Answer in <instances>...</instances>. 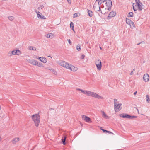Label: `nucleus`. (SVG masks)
<instances>
[{"label": "nucleus", "mask_w": 150, "mask_h": 150, "mask_svg": "<svg viewBox=\"0 0 150 150\" xmlns=\"http://www.w3.org/2000/svg\"><path fill=\"white\" fill-rule=\"evenodd\" d=\"M83 94L88 96H91L98 99H103V98L96 93L88 90H84Z\"/></svg>", "instance_id": "f257e3e1"}, {"label": "nucleus", "mask_w": 150, "mask_h": 150, "mask_svg": "<svg viewBox=\"0 0 150 150\" xmlns=\"http://www.w3.org/2000/svg\"><path fill=\"white\" fill-rule=\"evenodd\" d=\"M33 121L34 122L35 126H38L40 120V116L39 113L33 115L32 116Z\"/></svg>", "instance_id": "f03ea898"}, {"label": "nucleus", "mask_w": 150, "mask_h": 150, "mask_svg": "<svg viewBox=\"0 0 150 150\" xmlns=\"http://www.w3.org/2000/svg\"><path fill=\"white\" fill-rule=\"evenodd\" d=\"M114 101V110L115 112H117L119 111L122 108V104L118 103L117 102V99H115Z\"/></svg>", "instance_id": "7ed1b4c3"}, {"label": "nucleus", "mask_w": 150, "mask_h": 150, "mask_svg": "<svg viewBox=\"0 0 150 150\" xmlns=\"http://www.w3.org/2000/svg\"><path fill=\"white\" fill-rule=\"evenodd\" d=\"M57 63L59 65L66 68L68 67L69 63L63 61L59 60L57 62Z\"/></svg>", "instance_id": "20e7f679"}, {"label": "nucleus", "mask_w": 150, "mask_h": 150, "mask_svg": "<svg viewBox=\"0 0 150 150\" xmlns=\"http://www.w3.org/2000/svg\"><path fill=\"white\" fill-rule=\"evenodd\" d=\"M126 22L127 24L129 25L131 28L133 29L134 28H135V25L134 22L131 20L126 18Z\"/></svg>", "instance_id": "39448f33"}, {"label": "nucleus", "mask_w": 150, "mask_h": 150, "mask_svg": "<svg viewBox=\"0 0 150 150\" xmlns=\"http://www.w3.org/2000/svg\"><path fill=\"white\" fill-rule=\"evenodd\" d=\"M95 64L98 70H100L102 67L101 62L99 59H96L95 61Z\"/></svg>", "instance_id": "423d86ee"}, {"label": "nucleus", "mask_w": 150, "mask_h": 150, "mask_svg": "<svg viewBox=\"0 0 150 150\" xmlns=\"http://www.w3.org/2000/svg\"><path fill=\"white\" fill-rule=\"evenodd\" d=\"M67 69H69L74 72L76 71L78 69V68L77 67H74L72 65L69 64L68 67L67 68Z\"/></svg>", "instance_id": "0eeeda50"}, {"label": "nucleus", "mask_w": 150, "mask_h": 150, "mask_svg": "<svg viewBox=\"0 0 150 150\" xmlns=\"http://www.w3.org/2000/svg\"><path fill=\"white\" fill-rule=\"evenodd\" d=\"M82 118L83 120L86 122L88 123H91L92 122L91 119L87 116L83 115L82 116Z\"/></svg>", "instance_id": "6e6552de"}, {"label": "nucleus", "mask_w": 150, "mask_h": 150, "mask_svg": "<svg viewBox=\"0 0 150 150\" xmlns=\"http://www.w3.org/2000/svg\"><path fill=\"white\" fill-rule=\"evenodd\" d=\"M12 51L13 55H20L21 54V52L19 50H13Z\"/></svg>", "instance_id": "1a4fd4ad"}, {"label": "nucleus", "mask_w": 150, "mask_h": 150, "mask_svg": "<svg viewBox=\"0 0 150 150\" xmlns=\"http://www.w3.org/2000/svg\"><path fill=\"white\" fill-rule=\"evenodd\" d=\"M27 60L30 63L34 66H36L38 62L33 59H28Z\"/></svg>", "instance_id": "9d476101"}, {"label": "nucleus", "mask_w": 150, "mask_h": 150, "mask_svg": "<svg viewBox=\"0 0 150 150\" xmlns=\"http://www.w3.org/2000/svg\"><path fill=\"white\" fill-rule=\"evenodd\" d=\"M100 5H99L98 4L95 3L94 4L93 6V8H94V9L96 11H99L100 9Z\"/></svg>", "instance_id": "9b49d317"}, {"label": "nucleus", "mask_w": 150, "mask_h": 150, "mask_svg": "<svg viewBox=\"0 0 150 150\" xmlns=\"http://www.w3.org/2000/svg\"><path fill=\"white\" fill-rule=\"evenodd\" d=\"M143 80L145 82H148L149 81V75L146 74H144L143 77Z\"/></svg>", "instance_id": "f8f14e48"}, {"label": "nucleus", "mask_w": 150, "mask_h": 150, "mask_svg": "<svg viewBox=\"0 0 150 150\" xmlns=\"http://www.w3.org/2000/svg\"><path fill=\"white\" fill-rule=\"evenodd\" d=\"M37 59L44 63H45L47 61V59L43 57H40Z\"/></svg>", "instance_id": "ddd939ff"}, {"label": "nucleus", "mask_w": 150, "mask_h": 150, "mask_svg": "<svg viewBox=\"0 0 150 150\" xmlns=\"http://www.w3.org/2000/svg\"><path fill=\"white\" fill-rule=\"evenodd\" d=\"M20 140V138L19 137H15L11 141L12 143L13 144H16Z\"/></svg>", "instance_id": "4468645a"}, {"label": "nucleus", "mask_w": 150, "mask_h": 150, "mask_svg": "<svg viewBox=\"0 0 150 150\" xmlns=\"http://www.w3.org/2000/svg\"><path fill=\"white\" fill-rule=\"evenodd\" d=\"M119 116L124 118L129 119V115L126 114H121L119 115Z\"/></svg>", "instance_id": "2eb2a0df"}, {"label": "nucleus", "mask_w": 150, "mask_h": 150, "mask_svg": "<svg viewBox=\"0 0 150 150\" xmlns=\"http://www.w3.org/2000/svg\"><path fill=\"white\" fill-rule=\"evenodd\" d=\"M137 5L138 6L139 10L141 11L144 8V6L141 2L138 3Z\"/></svg>", "instance_id": "dca6fc26"}, {"label": "nucleus", "mask_w": 150, "mask_h": 150, "mask_svg": "<svg viewBox=\"0 0 150 150\" xmlns=\"http://www.w3.org/2000/svg\"><path fill=\"white\" fill-rule=\"evenodd\" d=\"M54 35L52 33H50L47 34L46 35V37L48 38L52 39L54 37Z\"/></svg>", "instance_id": "f3484780"}, {"label": "nucleus", "mask_w": 150, "mask_h": 150, "mask_svg": "<svg viewBox=\"0 0 150 150\" xmlns=\"http://www.w3.org/2000/svg\"><path fill=\"white\" fill-rule=\"evenodd\" d=\"M106 6L109 7H110L112 5V2L110 0H108L106 2Z\"/></svg>", "instance_id": "a211bd4d"}, {"label": "nucleus", "mask_w": 150, "mask_h": 150, "mask_svg": "<svg viewBox=\"0 0 150 150\" xmlns=\"http://www.w3.org/2000/svg\"><path fill=\"white\" fill-rule=\"evenodd\" d=\"M101 113H102V116L103 117L106 119H108L109 118V117L107 115L104 111H102Z\"/></svg>", "instance_id": "6ab92c4d"}, {"label": "nucleus", "mask_w": 150, "mask_h": 150, "mask_svg": "<svg viewBox=\"0 0 150 150\" xmlns=\"http://www.w3.org/2000/svg\"><path fill=\"white\" fill-rule=\"evenodd\" d=\"M116 15V13L114 12H111L108 16L109 17H114Z\"/></svg>", "instance_id": "aec40b11"}, {"label": "nucleus", "mask_w": 150, "mask_h": 150, "mask_svg": "<svg viewBox=\"0 0 150 150\" xmlns=\"http://www.w3.org/2000/svg\"><path fill=\"white\" fill-rule=\"evenodd\" d=\"M88 13L89 16L90 17H92L93 16V13L90 10H88Z\"/></svg>", "instance_id": "412c9836"}, {"label": "nucleus", "mask_w": 150, "mask_h": 150, "mask_svg": "<svg viewBox=\"0 0 150 150\" xmlns=\"http://www.w3.org/2000/svg\"><path fill=\"white\" fill-rule=\"evenodd\" d=\"M98 1L99 5H100L102 3L105 1L106 0H96V1Z\"/></svg>", "instance_id": "4be33fe9"}, {"label": "nucleus", "mask_w": 150, "mask_h": 150, "mask_svg": "<svg viewBox=\"0 0 150 150\" xmlns=\"http://www.w3.org/2000/svg\"><path fill=\"white\" fill-rule=\"evenodd\" d=\"M49 70L50 71L52 72L53 74L55 75L57 74V72L53 68L50 69Z\"/></svg>", "instance_id": "5701e85b"}, {"label": "nucleus", "mask_w": 150, "mask_h": 150, "mask_svg": "<svg viewBox=\"0 0 150 150\" xmlns=\"http://www.w3.org/2000/svg\"><path fill=\"white\" fill-rule=\"evenodd\" d=\"M36 66L40 67H44L41 63H39L38 62Z\"/></svg>", "instance_id": "b1692460"}, {"label": "nucleus", "mask_w": 150, "mask_h": 150, "mask_svg": "<svg viewBox=\"0 0 150 150\" xmlns=\"http://www.w3.org/2000/svg\"><path fill=\"white\" fill-rule=\"evenodd\" d=\"M70 28L72 29L73 31L75 32L74 30V25L73 23L72 22H71L70 24Z\"/></svg>", "instance_id": "393cba45"}, {"label": "nucleus", "mask_w": 150, "mask_h": 150, "mask_svg": "<svg viewBox=\"0 0 150 150\" xmlns=\"http://www.w3.org/2000/svg\"><path fill=\"white\" fill-rule=\"evenodd\" d=\"M42 14H37V16L38 18H40L41 19H45L44 18V16L41 15Z\"/></svg>", "instance_id": "a878e982"}, {"label": "nucleus", "mask_w": 150, "mask_h": 150, "mask_svg": "<svg viewBox=\"0 0 150 150\" xmlns=\"http://www.w3.org/2000/svg\"><path fill=\"white\" fill-rule=\"evenodd\" d=\"M43 8V5L42 4H40L39 5V7L38 8V9L39 11H40Z\"/></svg>", "instance_id": "bb28decb"}, {"label": "nucleus", "mask_w": 150, "mask_h": 150, "mask_svg": "<svg viewBox=\"0 0 150 150\" xmlns=\"http://www.w3.org/2000/svg\"><path fill=\"white\" fill-rule=\"evenodd\" d=\"M133 16V12H129L128 14V17H132Z\"/></svg>", "instance_id": "cd10ccee"}, {"label": "nucleus", "mask_w": 150, "mask_h": 150, "mask_svg": "<svg viewBox=\"0 0 150 150\" xmlns=\"http://www.w3.org/2000/svg\"><path fill=\"white\" fill-rule=\"evenodd\" d=\"M134 5L136 6H137L135 4L133 3V9L134 11H135L137 10V7L135 8Z\"/></svg>", "instance_id": "c85d7f7f"}, {"label": "nucleus", "mask_w": 150, "mask_h": 150, "mask_svg": "<svg viewBox=\"0 0 150 150\" xmlns=\"http://www.w3.org/2000/svg\"><path fill=\"white\" fill-rule=\"evenodd\" d=\"M76 49L78 51H79L81 50V45L79 44H78L77 45L76 47Z\"/></svg>", "instance_id": "c756f323"}, {"label": "nucleus", "mask_w": 150, "mask_h": 150, "mask_svg": "<svg viewBox=\"0 0 150 150\" xmlns=\"http://www.w3.org/2000/svg\"><path fill=\"white\" fill-rule=\"evenodd\" d=\"M66 137H65L64 139L62 138V142L63 143L64 145H65L66 144L65 139H66Z\"/></svg>", "instance_id": "7c9ffc66"}, {"label": "nucleus", "mask_w": 150, "mask_h": 150, "mask_svg": "<svg viewBox=\"0 0 150 150\" xmlns=\"http://www.w3.org/2000/svg\"><path fill=\"white\" fill-rule=\"evenodd\" d=\"M146 100L147 102L148 103H149L150 102V98L149 96L148 95H147L146 96Z\"/></svg>", "instance_id": "2f4dec72"}, {"label": "nucleus", "mask_w": 150, "mask_h": 150, "mask_svg": "<svg viewBox=\"0 0 150 150\" xmlns=\"http://www.w3.org/2000/svg\"><path fill=\"white\" fill-rule=\"evenodd\" d=\"M102 130L104 132H108V133L109 134H114L112 132H110V131H107V130H104V129H102Z\"/></svg>", "instance_id": "473e14b6"}, {"label": "nucleus", "mask_w": 150, "mask_h": 150, "mask_svg": "<svg viewBox=\"0 0 150 150\" xmlns=\"http://www.w3.org/2000/svg\"><path fill=\"white\" fill-rule=\"evenodd\" d=\"M29 49L30 50H36V49L35 47L31 46L29 47Z\"/></svg>", "instance_id": "72a5a7b5"}, {"label": "nucleus", "mask_w": 150, "mask_h": 150, "mask_svg": "<svg viewBox=\"0 0 150 150\" xmlns=\"http://www.w3.org/2000/svg\"><path fill=\"white\" fill-rule=\"evenodd\" d=\"M76 90L77 91H80L83 94V92H84V90H83V89H81L80 88H76Z\"/></svg>", "instance_id": "f704fd0d"}, {"label": "nucleus", "mask_w": 150, "mask_h": 150, "mask_svg": "<svg viewBox=\"0 0 150 150\" xmlns=\"http://www.w3.org/2000/svg\"><path fill=\"white\" fill-rule=\"evenodd\" d=\"M8 19L10 21H12L14 19V17L13 16H10L8 17Z\"/></svg>", "instance_id": "c9c22d12"}, {"label": "nucleus", "mask_w": 150, "mask_h": 150, "mask_svg": "<svg viewBox=\"0 0 150 150\" xmlns=\"http://www.w3.org/2000/svg\"><path fill=\"white\" fill-rule=\"evenodd\" d=\"M8 55L9 57H11L13 55V54L12 53V51H9L8 53Z\"/></svg>", "instance_id": "e433bc0d"}, {"label": "nucleus", "mask_w": 150, "mask_h": 150, "mask_svg": "<svg viewBox=\"0 0 150 150\" xmlns=\"http://www.w3.org/2000/svg\"><path fill=\"white\" fill-rule=\"evenodd\" d=\"M79 14L78 13H75L73 15V17L75 18L78 17L79 16Z\"/></svg>", "instance_id": "4c0bfd02"}, {"label": "nucleus", "mask_w": 150, "mask_h": 150, "mask_svg": "<svg viewBox=\"0 0 150 150\" xmlns=\"http://www.w3.org/2000/svg\"><path fill=\"white\" fill-rule=\"evenodd\" d=\"M137 117L136 116H132L129 115V119H133L134 118H136Z\"/></svg>", "instance_id": "58836bf2"}, {"label": "nucleus", "mask_w": 150, "mask_h": 150, "mask_svg": "<svg viewBox=\"0 0 150 150\" xmlns=\"http://www.w3.org/2000/svg\"><path fill=\"white\" fill-rule=\"evenodd\" d=\"M135 1L136 2V3L137 4V5L138 4V3H139L140 2V1L139 0H135Z\"/></svg>", "instance_id": "ea45409f"}, {"label": "nucleus", "mask_w": 150, "mask_h": 150, "mask_svg": "<svg viewBox=\"0 0 150 150\" xmlns=\"http://www.w3.org/2000/svg\"><path fill=\"white\" fill-rule=\"evenodd\" d=\"M135 1L136 2V3L137 4V5L138 4V3H139L140 2V1L139 0H135Z\"/></svg>", "instance_id": "a19ab883"}, {"label": "nucleus", "mask_w": 150, "mask_h": 150, "mask_svg": "<svg viewBox=\"0 0 150 150\" xmlns=\"http://www.w3.org/2000/svg\"><path fill=\"white\" fill-rule=\"evenodd\" d=\"M35 12L37 13V14H41V13L40 12L38 11L37 10H35Z\"/></svg>", "instance_id": "79ce46f5"}, {"label": "nucleus", "mask_w": 150, "mask_h": 150, "mask_svg": "<svg viewBox=\"0 0 150 150\" xmlns=\"http://www.w3.org/2000/svg\"><path fill=\"white\" fill-rule=\"evenodd\" d=\"M67 40L68 41V42L69 43V44L70 45H71V40H70V39H67Z\"/></svg>", "instance_id": "37998d69"}, {"label": "nucleus", "mask_w": 150, "mask_h": 150, "mask_svg": "<svg viewBox=\"0 0 150 150\" xmlns=\"http://www.w3.org/2000/svg\"><path fill=\"white\" fill-rule=\"evenodd\" d=\"M85 55H81V58L82 59H83L85 57Z\"/></svg>", "instance_id": "c03bdc74"}, {"label": "nucleus", "mask_w": 150, "mask_h": 150, "mask_svg": "<svg viewBox=\"0 0 150 150\" xmlns=\"http://www.w3.org/2000/svg\"><path fill=\"white\" fill-rule=\"evenodd\" d=\"M67 1L69 4H71V0H67Z\"/></svg>", "instance_id": "a18cd8bd"}, {"label": "nucleus", "mask_w": 150, "mask_h": 150, "mask_svg": "<svg viewBox=\"0 0 150 150\" xmlns=\"http://www.w3.org/2000/svg\"><path fill=\"white\" fill-rule=\"evenodd\" d=\"M133 74H134V72L133 71H132L130 73V75H133Z\"/></svg>", "instance_id": "49530a36"}, {"label": "nucleus", "mask_w": 150, "mask_h": 150, "mask_svg": "<svg viewBox=\"0 0 150 150\" xmlns=\"http://www.w3.org/2000/svg\"><path fill=\"white\" fill-rule=\"evenodd\" d=\"M137 93V91L135 92L134 93V95H135Z\"/></svg>", "instance_id": "de8ad7c7"}, {"label": "nucleus", "mask_w": 150, "mask_h": 150, "mask_svg": "<svg viewBox=\"0 0 150 150\" xmlns=\"http://www.w3.org/2000/svg\"><path fill=\"white\" fill-rule=\"evenodd\" d=\"M100 49H102V48L101 47H100Z\"/></svg>", "instance_id": "09e8293b"}, {"label": "nucleus", "mask_w": 150, "mask_h": 150, "mask_svg": "<svg viewBox=\"0 0 150 150\" xmlns=\"http://www.w3.org/2000/svg\"><path fill=\"white\" fill-rule=\"evenodd\" d=\"M137 111H138V113H139V110H138V109H137Z\"/></svg>", "instance_id": "8fccbe9b"}, {"label": "nucleus", "mask_w": 150, "mask_h": 150, "mask_svg": "<svg viewBox=\"0 0 150 150\" xmlns=\"http://www.w3.org/2000/svg\"><path fill=\"white\" fill-rule=\"evenodd\" d=\"M88 42H86V43H87H87H88Z\"/></svg>", "instance_id": "3c124183"}, {"label": "nucleus", "mask_w": 150, "mask_h": 150, "mask_svg": "<svg viewBox=\"0 0 150 150\" xmlns=\"http://www.w3.org/2000/svg\"><path fill=\"white\" fill-rule=\"evenodd\" d=\"M49 57H50L51 58H52V57H51L50 56H49Z\"/></svg>", "instance_id": "603ef678"}, {"label": "nucleus", "mask_w": 150, "mask_h": 150, "mask_svg": "<svg viewBox=\"0 0 150 150\" xmlns=\"http://www.w3.org/2000/svg\"><path fill=\"white\" fill-rule=\"evenodd\" d=\"M108 10H110L109 8H108Z\"/></svg>", "instance_id": "864d4df0"}, {"label": "nucleus", "mask_w": 150, "mask_h": 150, "mask_svg": "<svg viewBox=\"0 0 150 150\" xmlns=\"http://www.w3.org/2000/svg\"><path fill=\"white\" fill-rule=\"evenodd\" d=\"M133 70L134 71V69Z\"/></svg>", "instance_id": "5fc2aeb1"}]
</instances>
